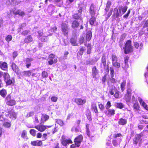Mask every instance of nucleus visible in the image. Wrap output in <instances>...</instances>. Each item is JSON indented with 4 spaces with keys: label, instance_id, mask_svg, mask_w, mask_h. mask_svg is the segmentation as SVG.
Instances as JSON below:
<instances>
[{
    "label": "nucleus",
    "instance_id": "obj_1",
    "mask_svg": "<svg viewBox=\"0 0 148 148\" xmlns=\"http://www.w3.org/2000/svg\"><path fill=\"white\" fill-rule=\"evenodd\" d=\"M124 49V53L126 54L133 51V47L132 45L131 40H129L127 41L125 44Z\"/></svg>",
    "mask_w": 148,
    "mask_h": 148
},
{
    "label": "nucleus",
    "instance_id": "obj_2",
    "mask_svg": "<svg viewBox=\"0 0 148 148\" xmlns=\"http://www.w3.org/2000/svg\"><path fill=\"white\" fill-rule=\"evenodd\" d=\"M109 92L110 95H113L116 99H118L120 97V92L115 86H113L110 89Z\"/></svg>",
    "mask_w": 148,
    "mask_h": 148
},
{
    "label": "nucleus",
    "instance_id": "obj_3",
    "mask_svg": "<svg viewBox=\"0 0 148 148\" xmlns=\"http://www.w3.org/2000/svg\"><path fill=\"white\" fill-rule=\"evenodd\" d=\"M143 136V132H141L139 134H136L133 139V144L136 145L138 143L141 142L142 140L141 137Z\"/></svg>",
    "mask_w": 148,
    "mask_h": 148
},
{
    "label": "nucleus",
    "instance_id": "obj_4",
    "mask_svg": "<svg viewBox=\"0 0 148 148\" xmlns=\"http://www.w3.org/2000/svg\"><path fill=\"white\" fill-rule=\"evenodd\" d=\"M5 101L6 104L8 106H14L16 103V101L11 97L10 95H8L6 97Z\"/></svg>",
    "mask_w": 148,
    "mask_h": 148
},
{
    "label": "nucleus",
    "instance_id": "obj_5",
    "mask_svg": "<svg viewBox=\"0 0 148 148\" xmlns=\"http://www.w3.org/2000/svg\"><path fill=\"white\" fill-rule=\"evenodd\" d=\"M83 138V136L82 134L79 135L75 138L74 140V143L77 147H79L80 146Z\"/></svg>",
    "mask_w": 148,
    "mask_h": 148
},
{
    "label": "nucleus",
    "instance_id": "obj_6",
    "mask_svg": "<svg viewBox=\"0 0 148 148\" xmlns=\"http://www.w3.org/2000/svg\"><path fill=\"white\" fill-rule=\"evenodd\" d=\"M47 60L49 65H52L57 62V59L56 57L53 54H50Z\"/></svg>",
    "mask_w": 148,
    "mask_h": 148
},
{
    "label": "nucleus",
    "instance_id": "obj_7",
    "mask_svg": "<svg viewBox=\"0 0 148 148\" xmlns=\"http://www.w3.org/2000/svg\"><path fill=\"white\" fill-rule=\"evenodd\" d=\"M51 127V126L45 125L40 124L35 126L34 128L41 132L44 131L46 129Z\"/></svg>",
    "mask_w": 148,
    "mask_h": 148
},
{
    "label": "nucleus",
    "instance_id": "obj_8",
    "mask_svg": "<svg viewBox=\"0 0 148 148\" xmlns=\"http://www.w3.org/2000/svg\"><path fill=\"white\" fill-rule=\"evenodd\" d=\"M76 103L78 105H81L85 104L86 102V99H82L81 98L75 99V100Z\"/></svg>",
    "mask_w": 148,
    "mask_h": 148
},
{
    "label": "nucleus",
    "instance_id": "obj_9",
    "mask_svg": "<svg viewBox=\"0 0 148 148\" xmlns=\"http://www.w3.org/2000/svg\"><path fill=\"white\" fill-rule=\"evenodd\" d=\"M33 60L32 58H27L24 60L23 62L26 64V66L27 68H29L31 65V62Z\"/></svg>",
    "mask_w": 148,
    "mask_h": 148
},
{
    "label": "nucleus",
    "instance_id": "obj_10",
    "mask_svg": "<svg viewBox=\"0 0 148 148\" xmlns=\"http://www.w3.org/2000/svg\"><path fill=\"white\" fill-rule=\"evenodd\" d=\"M95 8L93 3L91 4L89 9V12L91 16H94L95 14Z\"/></svg>",
    "mask_w": 148,
    "mask_h": 148
},
{
    "label": "nucleus",
    "instance_id": "obj_11",
    "mask_svg": "<svg viewBox=\"0 0 148 148\" xmlns=\"http://www.w3.org/2000/svg\"><path fill=\"white\" fill-rule=\"evenodd\" d=\"M121 140L122 139H119V140L116 139H114L112 140V143L113 146L114 147H116L118 145H120Z\"/></svg>",
    "mask_w": 148,
    "mask_h": 148
},
{
    "label": "nucleus",
    "instance_id": "obj_12",
    "mask_svg": "<svg viewBox=\"0 0 148 148\" xmlns=\"http://www.w3.org/2000/svg\"><path fill=\"white\" fill-rule=\"evenodd\" d=\"M0 67L2 70L5 71L8 70V64L6 62H4L2 63L0 62Z\"/></svg>",
    "mask_w": 148,
    "mask_h": 148
},
{
    "label": "nucleus",
    "instance_id": "obj_13",
    "mask_svg": "<svg viewBox=\"0 0 148 148\" xmlns=\"http://www.w3.org/2000/svg\"><path fill=\"white\" fill-rule=\"evenodd\" d=\"M108 112L106 111L105 112V113L107 116H112L113 115L115 114V110L114 109H111L109 108L108 109H107Z\"/></svg>",
    "mask_w": 148,
    "mask_h": 148
},
{
    "label": "nucleus",
    "instance_id": "obj_14",
    "mask_svg": "<svg viewBox=\"0 0 148 148\" xmlns=\"http://www.w3.org/2000/svg\"><path fill=\"white\" fill-rule=\"evenodd\" d=\"M98 73V71L96 66H94L92 68V75L93 78H95L96 75Z\"/></svg>",
    "mask_w": 148,
    "mask_h": 148
},
{
    "label": "nucleus",
    "instance_id": "obj_15",
    "mask_svg": "<svg viewBox=\"0 0 148 148\" xmlns=\"http://www.w3.org/2000/svg\"><path fill=\"white\" fill-rule=\"evenodd\" d=\"M11 67L13 70L16 73L18 74L19 73L18 67L14 63H12L11 65Z\"/></svg>",
    "mask_w": 148,
    "mask_h": 148
},
{
    "label": "nucleus",
    "instance_id": "obj_16",
    "mask_svg": "<svg viewBox=\"0 0 148 148\" xmlns=\"http://www.w3.org/2000/svg\"><path fill=\"white\" fill-rule=\"evenodd\" d=\"M91 109L92 111H94V112L97 114L98 113V110L96 104L95 103L93 102L92 103L91 106Z\"/></svg>",
    "mask_w": 148,
    "mask_h": 148
},
{
    "label": "nucleus",
    "instance_id": "obj_17",
    "mask_svg": "<svg viewBox=\"0 0 148 148\" xmlns=\"http://www.w3.org/2000/svg\"><path fill=\"white\" fill-rule=\"evenodd\" d=\"M85 46H86L87 47L86 53L88 55L90 54L91 53L92 47V45L90 43H88L87 45L86 44H84Z\"/></svg>",
    "mask_w": 148,
    "mask_h": 148
},
{
    "label": "nucleus",
    "instance_id": "obj_18",
    "mask_svg": "<svg viewBox=\"0 0 148 148\" xmlns=\"http://www.w3.org/2000/svg\"><path fill=\"white\" fill-rule=\"evenodd\" d=\"M127 120L125 119L120 118L118 122V124L120 125H124L127 123Z\"/></svg>",
    "mask_w": 148,
    "mask_h": 148
},
{
    "label": "nucleus",
    "instance_id": "obj_19",
    "mask_svg": "<svg viewBox=\"0 0 148 148\" xmlns=\"http://www.w3.org/2000/svg\"><path fill=\"white\" fill-rule=\"evenodd\" d=\"M9 113L10 114V117L12 119H15L16 118V114L14 112L13 110H12L9 112Z\"/></svg>",
    "mask_w": 148,
    "mask_h": 148
},
{
    "label": "nucleus",
    "instance_id": "obj_20",
    "mask_svg": "<svg viewBox=\"0 0 148 148\" xmlns=\"http://www.w3.org/2000/svg\"><path fill=\"white\" fill-rule=\"evenodd\" d=\"M82 15L78 13H75L72 15V17L74 19L82 20Z\"/></svg>",
    "mask_w": 148,
    "mask_h": 148
},
{
    "label": "nucleus",
    "instance_id": "obj_21",
    "mask_svg": "<svg viewBox=\"0 0 148 148\" xmlns=\"http://www.w3.org/2000/svg\"><path fill=\"white\" fill-rule=\"evenodd\" d=\"M79 25V23L78 21L74 20L72 23L71 27L73 29L76 28L78 27Z\"/></svg>",
    "mask_w": 148,
    "mask_h": 148
},
{
    "label": "nucleus",
    "instance_id": "obj_22",
    "mask_svg": "<svg viewBox=\"0 0 148 148\" xmlns=\"http://www.w3.org/2000/svg\"><path fill=\"white\" fill-rule=\"evenodd\" d=\"M21 136L24 141H27L28 139V138L27 135V132L25 130L22 131Z\"/></svg>",
    "mask_w": 148,
    "mask_h": 148
},
{
    "label": "nucleus",
    "instance_id": "obj_23",
    "mask_svg": "<svg viewBox=\"0 0 148 148\" xmlns=\"http://www.w3.org/2000/svg\"><path fill=\"white\" fill-rule=\"evenodd\" d=\"M106 56L105 54H103L101 58V62L102 63L103 66L105 68L106 66Z\"/></svg>",
    "mask_w": 148,
    "mask_h": 148
},
{
    "label": "nucleus",
    "instance_id": "obj_24",
    "mask_svg": "<svg viewBox=\"0 0 148 148\" xmlns=\"http://www.w3.org/2000/svg\"><path fill=\"white\" fill-rule=\"evenodd\" d=\"M133 107L134 111H139L140 110V106L137 102L134 103Z\"/></svg>",
    "mask_w": 148,
    "mask_h": 148
},
{
    "label": "nucleus",
    "instance_id": "obj_25",
    "mask_svg": "<svg viewBox=\"0 0 148 148\" xmlns=\"http://www.w3.org/2000/svg\"><path fill=\"white\" fill-rule=\"evenodd\" d=\"M112 4L111 2L110 1H107L106 6L105 8V10L106 12H108L110 9L111 5Z\"/></svg>",
    "mask_w": 148,
    "mask_h": 148
},
{
    "label": "nucleus",
    "instance_id": "obj_26",
    "mask_svg": "<svg viewBox=\"0 0 148 148\" xmlns=\"http://www.w3.org/2000/svg\"><path fill=\"white\" fill-rule=\"evenodd\" d=\"M85 50L84 47L83 46L81 47L79 49V51L77 52V54L80 56H82Z\"/></svg>",
    "mask_w": 148,
    "mask_h": 148
},
{
    "label": "nucleus",
    "instance_id": "obj_27",
    "mask_svg": "<svg viewBox=\"0 0 148 148\" xmlns=\"http://www.w3.org/2000/svg\"><path fill=\"white\" fill-rule=\"evenodd\" d=\"M126 84V81L124 80L121 82L120 85V88L122 92H123L125 90V87Z\"/></svg>",
    "mask_w": 148,
    "mask_h": 148
},
{
    "label": "nucleus",
    "instance_id": "obj_28",
    "mask_svg": "<svg viewBox=\"0 0 148 148\" xmlns=\"http://www.w3.org/2000/svg\"><path fill=\"white\" fill-rule=\"evenodd\" d=\"M5 82L7 85H10L11 84L12 81L10 79V76L8 75V76H7L4 79Z\"/></svg>",
    "mask_w": 148,
    "mask_h": 148
},
{
    "label": "nucleus",
    "instance_id": "obj_29",
    "mask_svg": "<svg viewBox=\"0 0 148 148\" xmlns=\"http://www.w3.org/2000/svg\"><path fill=\"white\" fill-rule=\"evenodd\" d=\"M92 33L91 31L88 32L86 36V39L88 41H90L92 38Z\"/></svg>",
    "mask_w": 148,
    "mask_h": 148
},
{
    "label": "nucleus",
    "instance_id": "obj_30",
    "mask_svg": "<svg viewBox=\"0 0 148 148\" xmlns=\"http://www.w3.org/2000/svg\"><path fill=\"white\" fill-rule=\"evenodd\" d=\"M33 39L31 36H28L27 38H25L24 42L25 43H28L32 41Z\"/></svg>",
    "mask_w": 148,
    "mask_h": 148
},
{
    "label": "nucleus",
    "instance_id": "obj_31",
    "mask_svg": "<svg viewBox=\"0 0 148 148\" xmlns=\"http://www.w3.org/2000/svg\"><path fill=\"white\" fill-rule=\"evenodd\" d=\"M49 36L48 33L47 32L46 34L44 33L43 36L41 39V40L42 42H46L47 41V37Z\"/></svg>",
    "mask_w": 148,
    "mask_h": 148
},
{
    "label": "nucleus",
    "instance_id": "obj_32",
    "mask_svg": "<svg viewBox=\"0 0 148 148\" xmlns=\"http://www.w3.org/2000/svg\"><path fill=\"white\" fill-rule=\"evenodd\" d=\"M13 13L15 14H18L22 16H23L25 15L24 12L20 10H18L16 12L14 11Z\"/></svg>",
    "mask_w": 148,
    "mask_h": 148
},
{
    "label": "nucleus",
    "instance_id": "obj_33",
    "mask_svg": "<svg viewBox=\"0 0 148 148\" xmlns=\"http://www.w3.org/2000/svg\"><path fill=\"white\" fill-rule=\"evenodd\" d=\"M49 116L47 114H42L41 119L42 122H44L47 121L49 118Z\"/></svg>",
    "mask_w": 148,
    "mask_h": 148
},
{
    "label": "nucleus",
    "instance_id": "obj_34",
    "mask_svg": "<svg viewBox=\"0 0 148 148\" xmlns=\"http://www.w3.org/2000/svg\"><path fill=\"white\" fill-rule=\"evenodd\" d=\"M129 57L127 56H125L124 57V63L126 66L127 67L129 66V65L128 64V62L129 60Z\"/></svg>",
    "mask_w": 148,
    "mask_h": 148
},
{
    "label": "nucleus",
    "instance_id": "obj_35",
    "mask_svg": "<svg viewBox=\"0 0 148 148\" xmlns=\"http://www.w3.org/2000/svg\"><path fill=\"white\" fill-rule=\"evenodd\" d=\"M96 18L94 17V16H91V17L90 18L89 20L90 24L92 25H94V23L96 21Z\"/></svg>",
    "mask_w": 148,
    "mask_h": 148
},
{
    "label": "nucleus",
    "instance_id": "obj_36",
    "mask_svg": "<svg viewBox=\"0 0 148 148\" xmlns=\"http://www.w3.org/2000/svg\"><path fill=\"white\" fill-rule=\"evenodd\" d=\"M113 15L116 18H118L119 15V14L118 12V9L116 8H114V9Z\"/></svg>",
    "mask_w": 148,
    "mask_h": 148
},
{
    "label": "nucleus",
    "instance_id": "obj_37",
    "mask_svg": "<svg viewBox=\"0 0 148 148\" xmlns=\"http://www.w3.org/2000/svg\"><path fill=\"white\" fill-rule=\"evenodd\" d=\"M134 45L135 48L137 49H141L143 47V44L142 43H141L140 45H139V43L138 42H135L134 43Z\"/></svg>",
    "mask_w": 148,
    "mask_h": 148
},
{
    "label": "nucleus",
    "instance_id": "obj_38",
    "mask_svg": "<svg viewBox=\"0 0 148 148\" xmlns=\"http://www.w3.org/2000/svg\"><path fill=\"white\" fill-rule=\"evenodd\" d=\"M8 73H7L3 72L1 71H0V78H1L3 77L4 79H5L7 76H8Z\"/></svg>",
    "mask_w": 148,
    "mask_h": 148
},
{
    "label": "nucleus",
    "instance_id": "obj_39",
    "mask_svg": "<svg viewBox=\"0 0 148 148\" xmlns=\"http://www.w3.org/2000/svg\"><path fill=\"white\" fill-rule=\"evenodd\" d=\"M112 65L114 67L117 69L119 68L121 66L120 63L118 61H115L112 63Z\"/></svg>",
    "mask_w": 148,
    "mask_h": 148
},
{
    "label": "nucleus",
    "instance_id": "obj_40",
    "mask_svg": "<svg viewBox=\"0 0 148 148\" xmlns=\"http://www.w3.org/2000/svg\"><path fill=\"white\" fill-rule=\"evenodd\" d=\"M131 95L125 94L124 96V99L126 102H129L131 99Z\"/></svg>",
    "mask_w": 148,
    "mask_h": 148
},
{
    "label": "nucleus",
    "instance_id": "obj_41",
    "mask_svg": "<svg viewBox=\"0 0 148 148\" xmlns=\"http://www.w3.org/2000/svg\"><path fill=\"white\" fill-rule=\"evenodd\" d=\"M0 94L3 97H5L7 94V92L6 90L3 89L0 91Z\"/></svg>",
    "mask_w": 148,
    "mask_h": 148
},
{
    "label": "nucleus",
    "instance_id": "obj_42",
    "mask_svg": "<svg viewBox=\"0 0 148 148\" xmlns=\"http://www.w3.org/2000/svg\"><path fill=\"white\" fill-rule=\"evenodd\" d=\"M127 8V7L126 6H125L123 8H122V7H121L120 9H119V10L120 12L121 11H122L123 13V14L126 12Z\"/></svg>",
    "mask_w": 148,
    "mask_h": 148
},
{
    "label": "nucleus",
    "instance_id": "obj_43",
    "mask_svg": "<svg viewBox=\"0 0 148 148\" xmlns=\"http://www.w3.org/2000/svg\"><path fill=\"white\" fill-rule=\"evenodd\" d=\"M70 42L71 44L74 46L77 45V44L76 42V40L73 38H72L70 40Z\"/></svg>",
    "mask_w": 148,
    "mask_h": 148
},
{
    "label": "nucleus",
    "instance_id": "obj_44",
    "mask_svg": "<svg viewBox=\"0 0 148 148\" xmlns=\"http://www.w3.org/2000/svg\"><path fill=\"white\" fill-rule=\"evenodd\" d=\"M112 63L115 61H118V58L115 55L112 54Z\"/></svg>",
    "mask_w": 148,
    "mask_h": 148
},
{
    "label": "nucleus",
    "instance_id": "obj_45",
    "mask_svg": "<svg viewBox=\"0 0 148 148\" xmlns=\"http://www.w3.org/2000/svg\"><path fill=\"white\" fill-rule=\"evenodd\" d=\"M116 106L117 108L120 109H121L124 107V105L123 103H117Z\"/></svg>",
    "mask_w": 148,
    "mask_h": 148
},
{
    "label": "nucleus",
    "instance_id": "obj_46",
    "mask_svg": "<svg viewBox=\"0 0 148 148\" xmlns=\"http://www.w3.org/2000/svg\"><path fill=\"white\" fill-rule=\"evenodd\" d=\"M110 74L111 77H114V71L113 67H110Z\"/></svg>",
    "mask_w": 148,
    "mask_h": 148
},
{
    "label": "nucleus",
    "instance_id": "obj_47",
    "mask_svg": "<svg viewBox=\"0 0 148 148\" xmlns=\"http://www.w3.org/2000/svg\"><path fill=\"white\" fill-rule=\"evenodd\" d=\"M12 36L9 35L6 36V37L5 38V39L6 41L9 42L12 40Z\"/></svg>",
    "mask_w": 148,
    "mask_h": 148
},
{
    "label": "nucleus",
    "instance_id": "obj_48",
    "mask_svg": "<svg viewBox=\"0 0 148 148\" xmlns=\"http://www.w3.org/2000/svg\"><path fill=\"white\" fill-rule=\"evenodd\" d=\"M5 112H2V113L0 114V120L1 121H3L5 119V117H4Z\"/></svg>",
    "mask_w": 148,
    "mask_h": 148
},
{
    "label": "nucleus",
    "instance_id": "obj_49",
    "mask_svg": "<svg viewBox=\"0 0 148 148\" xmlns=\"http://www.w3.org/2000/svg\"><path fill=\"white\" fill-rule=\"evenodd\" d=\"M112 106V105L110 102V101H108L106 103V109H108Z\"/></svg>",
    "mask_w": 148,
    "mask_h": 148
},
{
    "label": "nucleus",
    "instance_id": "obj_50",
    "mask_svg": "<svg viewBox=\"0 0 148 148\" xmlns=\"http://www.w3.org/2000/svg\"><path fill=\"white\" fill-rule=\"evenodd\" d=\"M107 74H105L102 77L101 81L103 83H105L107 79Z\"/></svg>",
    "mask_w": 148,
    "mask_h": 148
},
{
    "label": "nucleus",
    "instance_id": "obj_51",
    "mask_svg": "<svg viewBox=\"0 0 148 148\" xmlns=\"http://www.w3.org/2000/svg\"><path fill=\"white\" fill-rule=\"evenodd\" d=\"M32 76L33 77H36L38 79L40 76V74L37 73H34L32 74Z\"/></svg>",
    "mask_w": 148,
    "mask_h": 148
},
{
    "label": "nucleus",
    "instance_id": "obj_52",
    "mask_svg": "<svg viewBox=\"0 0 148 148\" xmlns=\"http://www.w3.org/2000/svg\"><path fill=\"white\" fill-rule=\"evenodd\" d=\"M36 131L34 129H31L29 131L30 134L34 136L36 135Z\"/></svg>",
    "mask_w": 148,
    "mask_h": 148
},
{
    "label": "nucleus",
    "instance_id": "obj_53",
    "mask_svg": "<svg viewBox=\"0 0 148 148\" xmlns=\"http://www.w3.org/2000/svg\"><path fill=\"white\" fill-rule=\"evenodd\" d=\"M24 73V75L25 76L29 77L31 75L32 72H31L30 71H25Z\"/></svg>",
    "mask_w": 148,
    "mask_h": 148
},
{
    "label": "nucleus",
    "instance_id": "obj_54",
    "mask_svg": "<svg viewBox=\"0 0 148 148\" xmlns=\"http://www.w3.org/2000/svg\"><path fill=\"white\" fill-rule=\"evenodd\" d=\"M48 76L47 73L45 71H43L42 72V76L43 78H47Z\"/></svg>",
    "mask_w": 148,
    "mask_h": 148
},
{
    "label": "nucleus",
    "instance_id": "obj_55",
    "mask_svg": "<svg viewBox=\"0 0 148 148\" xmlns=\"http://www.w3.org/2000/svg\"><path fill=\"white\" fill-rule=\"evenodd\" d=\"M139 101L140 105L143 107L146 104V103L141 98H140L139 99Z\"/></svg>",
    "mask_w": 148,
    "mask_h": 148
},
{
    "label": "nucleus",
    "instance_id": "obj_56",
    "mask_svg": "<svg viewBox=\"0 0 148 148\" xmlns=\"http://www.w3.org/2000/svg\"><path fill=\"white\" fill-rule=\"evenodd\" d=\"M11 3L12 4L18 5L20 2L18 0H11Z\"/></svg>",
    "mask_w": 148,
    "mask_h": 148
},
{
    "label": "nucleus",
    "instance_id": "obj_57",
    "mask_svg": "<svg viewBox=\"0 0 148 148\" xmlns=\"http://www.w3.org/2000/svg\"><path fill=\"white\" fill-rule=\"evenodd\" d=\"M3 125L5 127H10L11 124L10 123L6 122L4 123Z\"/></svg>",
    "mask_w": 148,
    "mask_h": 148
},
{
    "label": "nucleus",
    "instance_id": "obj_58",
    "mask_svg": "<svg viewBox=\"0 0 148 148\" xmlns=\"http://www.w3.org/2000/svg\"><path fill=\"white\" fill-rule=\"evenodd\" d=\"M113 137L114 138H116L117 137H121L123 136L122 135L121 133H117V134H114L113 136Z\"/></svg>",
    "mask_w": 148,
    "mask_h": 148
},
{
    "label": "nucleus",
    "instance_id": "obj_59",
    "mask_svg": "<svg viewBox=\"0 0 148 148\" xmlns=\"http://www.w3.org/2000/svg\"><path fill=\"white\" fill-rule=\"evenodd\" d=\"M83 7H79L77 10L78 13L81 15H82L83 11Z\"/></svg>",
    "mask_w": 148,
    "mask_h": 148
},
{
    "label": "nucleus",
    "instance_id": "obj_60",
    "mask_svg": "<svg viewBox=\"0 0 148 148\" xmlns=\"http://www.w3.org/2000/svg\"><path fill=\"white\" fill-rule=\"evenodd\" d=\"M113 77H111V78L110 79V80L111 83L114 84L116 83V80Z\"/></svg>",
    "mask_w": 148,
    "mask_h": 148
},
{
    "label": "nucleus",
    "instance_id": "obj_61",
    "mask_svg": "<svg viewBox=\"0 0 148 148\" xmlns=\"http://www.w3.org/2000/svg\"><path fill=\"white\" fill-rule=\"evenodd\" d=\"M26 26V24L25 23H23L21 24V25H20L19 26L18 32H20L21 31V29H22L23 27H25Z\"/></svg>",
    "mask_w": 148,
    "mask_h": 148
},
{
    "label": "nucleus",
    "instance_id": "obj_62",
    "mask_svg": "<svg viewBox=\"0 0 148 148\" xmlns=\"http://www.w3.org/2000/svg\"><path fill=\"white\" fill-rule=\"evenodd\" d=\"M130 10L129 9L127 11V13L123 16V17L125 18H127L129 16L130 12Z\"/></svg>",
    "mask_w": 148,
    "mask_h": 148
},
{
    "label": "nucleus",
    "instance_id": "obj_63",
    "mask_svg": "<svg viewBox=\"0 0 148 148\" xmlns=\"http://www.w3.org/2000/svg\"><path fill=\"white\" fill-rule=\"evenodd\" d=\"M98 106L99 108L101 111H103L105 108L104 106L101 103L99 104Z\"/></svg>",
    "mask_w": 148,
    "mask_h": 148
},
{
    "label": "nucleus",
    "instance_id": "obj_64",
    "mask_svg": "<svg viewBox=\"0 0 148 148\" xmlns=\"http://www.w3.org/2000/svg\"><path fill=\"white\" fill-rule=\"evenodd\" d=\"M57 123L58 124L62 126L63 125V123L62 121L60 119L58 120L57 121Z\"/></svg>",
    "mask_w": 148,
    "mask_h": 148
}]
</instances>
